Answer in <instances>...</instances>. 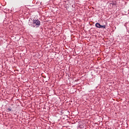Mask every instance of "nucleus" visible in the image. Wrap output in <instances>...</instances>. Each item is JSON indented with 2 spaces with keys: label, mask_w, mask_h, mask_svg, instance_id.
<instances>
[{
  "label": "nucleus",
  "mask_w": 129,
  "mask_h": 129,
  "mask_svg": "<svg viewBox=\"0 0 129 129\" xmlns=\"http://www.w3.org/2000/svg\"><path fill=\"white\" fill-rule=\"evenodd\" d=\"M33 24L35 26H40V25H41V23L40 22V21H39V20H33Z\"/></svg>",
  "instance_id": "nucleus-1"
},
{
  "label": "nucleus",
  "mask_w": 129,
  "mask_h": 129,
  "mask_svg": "<svg viewBox=\"0 0 129 129\" xmlns=\"http://www.w3.org/2000/svg\"><path fill=\"white\" fill-rule=\"evenodd\" d=\"M96 27L97 28H102L103 29H105L106 28V26L105 25H101L100 24L97 23L96 24Z\"/></svg>",
  "instance_id": "nucleus-2"
},
{
  "label": "nucleus",
  "mask_w": 129,
  "mask_h": 129,
  "mask_svg": "<svg viewBox=\"0 0 129 129\" xmlns=\"http://www.w3.org/2000/svg\"><path fill=\"white\" fill-rule=\"evenodd\" d=\"M86 127V125L85 124H84L83 123H81L79 124V127L80 128L84 129Z\"/></svg>",
  "instance_id": "nucleus-3"
},
{
  "label": "nucleus",
  "mask_w": 129,
  "mask_h": 129,
  "mask_svg": "<svg viewBox=\"0 0 129 129\" xmlns=\"http://www.w3.org/2000/svg\"><path fill=\"white\" fill-rule=\"evenodd\" d=\"M8 110H9V111H12V109L9 108Z\"/></svg>",
  "instance_id": "nucleus-4"
}]
</instances>
